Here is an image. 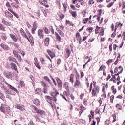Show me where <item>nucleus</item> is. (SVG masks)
<instances>
[{
	"mask_svg": "<svg viewBox=\"0 0 125 125\" xmlns=\"http://www.w3.org/2000/svg\"><path fill=\"white\" fill-rule=\"evenodd\" d=\"M20 32L23 38H25V39H27V40L30 42V44L31 45H34V38L32 35H30L29 36V38H28V36H27V34H26V32H25V31L24 29H23V28H21L20 30Z\"/></svg>",
	"mask_w": 125,
	"mask_h": 125,
	"instance_id": "f257e3e1",
	"label": "nucleus"
},
{
	"mask_svg": "<svg viewBox=\"0 0 125 125\" xmlns=\"http://www.w3.org/2000/svg\"><path fill=\"white\" fill-rule=\"evenodd\" d=\"M0 111L6 115H10V108L6 104H2L1 106H0Z\"/></svg>",
	"mask_w": 125,
	"mask_h": 125,
	"instance_id": "f03ea898",
	"label": "nucleus"
},
{
	"mask_svg": "<svg viewBox=\"0 0 125 125\" xmlns=\"http://www.w3.org/2000/svg\"><path fill=\"white\" fill-rule=\"evenodd\" d=\"M100 88L98 86H95V88H93L92 91V96H96L99 93Z\"/></svg>",
	"mask_w": 125,
	"mask_h": 125,
	"instance_id": "7ed1b4c3",
	"label": "nucleus"
},
{
	"mask_svg": "<svg viewBox=\"0 0 125 125\" xmlns=\"http://www.w3.org/2000/svg\"><path fill=\"white\" fill-rule=\"evenodd\" d=\"M37 35L40 39H43L44 38L43 30L42 29H39L38 31Z\"/></svg>",
	"mask_w": 125,
	"mask_h": 125,
	"instance_id": "20e7f679",
	"label": "nucleus"
},
{
	"mask_svg": "<svg viewBox=\"0 0 125 125\" xmlns=\"http://www.w3.org/2000/svg\"><path fill=\"white\" fill-rule=\"evenodd\" d=\"M82 85V83L80 82V79H76L74 83L75 87H81Z\"/></svg>",
	"mask_w": 125,
	"mask_h": 125,
	"instance_id": "39448f33",
	"label": "nucleus"
},
{
	"mask_svg": "<svg viewBox=\"0 0 125 125\" xmlns=\"http://www.w3.org/2000/svg\"><path fill=\"white\" fill-rule=\"evenodd\" d=\"M51 95L54 98V100H55V102H56V101L57 100V99H56V96L59 95V93L57 92V90L55 89V91L51 93Z\"/></svg>",
	"mask_w": 125,
	"mask_h": 125,
	"instance_id": "423d86ee",
	"label": "nucleus"
},
{
	"mask_svg": "<svg viewBox=\"0 0 125 125\" xmlns=\"http://www.w3.org/2000/svg\"><path fill=\"white\" fill-rule=\"evenodd\" d=\"M6 84H7V85H8V88H10V89H11V90H13L14 91L16 92V93H19V92L18 91V90H17V89L15 88L14 87L12 86L11 85L8 84V83H7V82H6Z\"/></svg>",
	"mask_w": 125,
	"mask_h": 125,
	"instance_id": "0eeeda50",
	"label": "nucleus"
},
{
	"mask_svg": "<svg viewBox=\"0 0 125 125\" xmlns=\"http://www.w3.org/2000/svg\"><path fill=\"white\" fill-rule=\"evenodd\" d=\"M56 81L58 83V87L61 89L62 87H63V86L62 85V81L58 78H56Z\"/></svg>",
	"mask_w": 125,
	"mask_h": 125,
	"instance_id": "6e6552de",
	"label": "nucleus"
},
{
	"mask_svg": "<svg viewBox=\"0 0 125 125\" xmlns=\"http://www.w3.org/2000/svg\"><path fill=\"white\" fill-rule=\"evenodd\" d=\"M16 109H18L21 111H24L25 108H24V106L22 104H16L15 105Z\"/></svg>",
	"mask_w": 125,
	"mask_h": 125,
	"instance_id": "1a4fd4ad",
	"label": "nucleus"
},
{
	"mask_svg": "<svg viewBox=\"0 0 125 125\" xmlns=\"http://www.w3.org/2000/svg\"><path fill=\"white\" fill-rule=\"evenodd\" d=\"M8 59L10 61H11L12 62H14L17 65H18V62H17V60H16V59L15 58L12 57V56H9L8 57Z\"/></svg>",
	"mask_w": 125,
	"mask_h": 125,
	"instance_id": "9d476101",
	"label": "nucleus"
},
{
	"mask_svg": "<svg viewBox=\"0 0 125 125\" xmlns=\"http://www.w3.org/2000/svg\"><path fill=\"white\" fill-rule=\"evenodd\" d=\"M65 58H69L71 54V50L70 49L67 48L65 49Z\"/></svg>",
	"mask_w": 125,
	"mask_h": 125,
	"instance_id": "9b49d317",
	"label": "nucleus"
},
{
	"mask_svg": "<svg viewBox=\"0 0 125 125\" xmlns=\"http://www.w3.org/2000/svg\"><path fill=\"white\" fill-rule=\"evenodd\" d=\"M0 46L4 50H9L10 48L8 45H6L3 43L0 44Z\"/></svg>",
	"mask_w": 125,
	"mask_h": 125,
	"instance_id": "f8f14e48",
	"label": "nucleus"
},
{
	"mask_svg": "<svg viewBox=\"0 0 125 125\" xmlns=\"http://www.w3.org/2000/svg\"><path fill=\"white\" fill-rule=\"evenodd\" d=\"M5 14L6 17L13 18V15H12V14H11L10 12H9V11L7 10L5 11Z\"/></svg>",
	"mask_w": 125,
	"mask_h": 125,
	"instance_id": "ddd939ff",
	"label": "nucleus"
},
{
	"mask_svg": "<svg viewBox=\"0 0 125 125\" xmlns=\"http://www.w3.org/2000/svg\"><path fill=\"white\" fill-rule=\"evenodd\" d=\"M2 22L3 24L5 25V26H12L11 22H9V21H5V19H2Z\"/></svg>",
	"mask_w": 125,
	"mask_h": 125,
	"instance_id": "4468645a",
	"label": "nucleus"
},
{
	"mask_svg": "<svg viewBox=\"0 0 125 125\" xmlns=\"http://www.w3.org/2000/svg\"><path fill=\"white\" fill-rule=\"evenodd\" d=\"M10 37L14 42H17V38H16V37H15V35L13 33L10 34Z\"/></svg>",
	"mask_w": 125,
	"mask_h": 125,
	"instance_id": "2eb2a0df",
	"label": "nucleus"
},
{
	"mask_svg": "<svg viewBox=\"0 0 125 125\" xmlns=\"http://www.w3.org/2000/svg\"><path fill=\"white\" fill-rule=\"evenodd\" d=\"M47 52L51 58H53V57H55V54H54V52H53L49 50H47Z\"/></svg>",
	"mask_w": 125,
	"mask_h": 125,
	"instance_id": "dca6fc26",
	"label": "nucleus"
},
{
	"mask_svg": "<svg viewBox=\"0 0 125 125\" xmlns=\"http://www.w3.org/2000/svg\"><path fill=\"white\" fill-rule=\"evenodd\" d=\"M41 84L42 86H43V87L47 88L48 87V85L47 84L46 82L45 81H41Z\"/></svg>",
	"mask_w": 125,
	"mask_h": 125,
	"instance_id": "f3484780",
	"label": "nucleus"
},
{
	"mask_svg": "<svg viewBox=\"0 0 125 125\" xmlns=\"http://www.w3.org/2000/svg\"><path fill=\"white\" fill-rule=\"evenodd\" d=\"M49 41H50L49 37H47L45 39L44 43L45 45H46V46H48V45H49Z\"/></svg>",
	"mask_w": 125,
	"mask_h": 125,
	"instance_id": "a211bd4d",
	"label": "nucleus"
},
{
	"mask_svg": "<svg viewBox=\"0 0 125 125\" xmlns=\"http://www.w3.org/2000/svg\"><path fill=\"white\" fill-rule=\"evenodd\" d=\"M6 76L8 79H11V78H12V73L7 71L6 73Z\"/></svg>",
	"mask_w": 125,
	"mask_h": 125,
	"instance_id": "6ab92c4d",
	"label": "nucleus"
},
{
	"mask_svg": "<svg viewBox=\"0 0 125 125\" xmlns=\"http://www.w3.org/2000/svg\"><path fill=\"white\" fill-rule=\"evenodd\" d=\"M37 114H39L41 117H42L43 116H44L45 115V113H44V111H43L42 110L39 109L38 111V112Z\"/></svg>",
	"mask_w": 125,
	"mask_h": 125,
	"instance_id": "aec40b11",
	"label": "nucleus"
},
{
	"mask_svg": "<svg viewBox=\"0 0 125 125\" xmlns=\"http://www.w3.org/2000/svg\"><path fill=\"white\" fill-rule=\"evenodd\" d=\"M64 85L67 91H70V89H69V83L67 82L64 83Z\"/></svg>",
	"mask_w": 125,
	"mask_h": 125,
	"instance_id": "412c9836",
	"label": "nucleus"
},
{
	"mask_svg": "<svg viewBox=\"0 0 125 125\" xmlns=\"http://www.w3.org/2000/svg\"><path fill=\"white\" fill-rule=\"evenodd\" d=\"M43 30L45 32V34H46V35H48V34H50V31H49V29H47V27H43Z\"/></svg>",
	"mask_w": 125,
	"mask_h": 125,
	"instance_id": "4be33fe9",
	"label": "nucleus"
},
{
	"mask_svg": "<svg viewBox=\"0 0 125 125\" xmlns=\"http://www.w3.org/2000/svg\"><path fill=\"white\" fill-rule=\"evenodd\" d=\"M33 102H34V104L35 105H36V106H39V105H40V104H41L40 103V101L38 99H34V100L33 101Z\"/></svg>",
	"mask_w": 125,
	"mask_h": 125,
	"instance_id": "5701e85b",
	"label": "nucleus"
},
{
	"mask_svg": "<svg viewBox=\"0 0 125 125\" xmlns=\"http://www.w3.org/2000/svg\"><path fill=\"white\" fill-rule=\"evenodd\" d=\"M10 65L13 70H15V71L17 70V66H16V64H15L14 63H11Z\"/></svg>",
	"mask_w": 125,
	"mask_h": 125,
	"instance_id": "b1692460",
	"label": "nucleus"
},
{
	"mask_svg": "<svg viewBox=\"0 0 125 125\" xmlns=\"http://www.w3.org/2000/svg\"><path fill=\"white\" fill-rule=\"evenodd\" d=\"M74 76H75V75H74V74H71L70 75V77H69V78H70L69 81H70V82L71 83H74Z\"/></svg>",
	"mask_w": 125,
	"mask_h": 125,
	"instance_id": "393cba45",
	"label": "nucleus"
},
{
	"mask_svg": "<svg viewBox=\"0 0 125 125\" xmlns=\"http://www.w3.org/2000/svg\"><path fill=\"white\" fill-rule=\"evenodd\" d=\"M32 111L33 112V113H38L39 112V110L38 109L37 107H36L35 106H32Z\"/></svg>",
	"mask_w": 125,
	"mask_h": 125,
	"instance_id": "a878e982",
	"label": "nucleus"
},
{
	"mask_svg": "<svg viewBox=\"0 0 125 125\" xmlns=\"http://www.w3.org/2000/svg\"><path fill=\"white\" fill-rule=\"evenodd\" d=\"M19 4H17V3L13 2L11 3L12 6L13 7H15V8L18 9V7H19V5H18Z\"/></svg>",
	"mask_w": 125,
	"mask_h": 125,
	"instance_id": "bb28decb",
	"label": "nucleus"
},
{
	"mask_svg": "<svg viewBox=\"0 0 125 125\" xmlns=\"http://www.w3.org/2000/svg\"><path fill=\"white\" fill-rule=\"evenodd\" d=\"M55 36L57 40L58 41H61V37L59 36V34H58L57 32H55Z\"/></svg>",
	"mask_w": 125,
	"mask_h": 125,
	"instance_id": "cd10ccee",
	"label": "nucleus"
},
{
	"mask_svg": "<svg viewBox=\"0 0 125 125\" xmlns=\"http://www.w3.org/2000/svg\"><path fill=\"white\" fill-rule=\"evenodd\" d=\"M47 102L50 104L52 107H54V103L51 100H47Z\"/></svg>",
	"mask_w": 125,
	"mask_h": 125,
	"instance_id": "c85d7f7f",
	"label": "nucleus"
},
{
	"mask_svg": "<svg viewBox=\"0 0 125 125\" xmlns=\"http://www.w3.org/2000/svg\"><path fill=\"white\" fill-rule=\"evenodd\" d=\"M13 53L15 56V57H18V56L19 55V54H18V51H16V50H14L13 51Z\"/></svg>",
	"mask_w": 125,
	"mask_h": 125,
	"instance_id": "c756f323",
	"label": "nucleus"
},
{
	"mask_svg": "<svg viewBox=\"0 0 125 125\" xmlns=\"http://www.w3.org/2000/svg\"><path fill=\"white\" fill-rule=\"evenodd\" d=\"M75 71H76V80H80V74H79V73H78V71H77V70H75Z\"/></svg>",
	"mask_w": 125,
	"mask_h": 125,
	"instance_id": "7c9ffc66",
	"label": "nucleus"
},
{
	"mask_svg": "<svg viewBox=\"0 0 125 125\" xmlns=\"http://www.w3.org/2000/svg\"><path fill=\"white\" fill-rule=\"evenodd\" d=\"M88 20H89L88 18L84 19L83 20L82 23H83V24H86L87 22H88Z\"/></svg>",
	"mask_w": 125,
	"mask_h": 125,
	"instance_id": "2f4dec72",
	"label": "nucleus"
},
{
	"mask_svg": "<svg viewBox=\"0 0 125 125\" xmlns=\"http://www.w3.org/2000/svg\"><path fill=\"white\" fill-rule=\"evenodd\" d=\"M4 84V80L3 78L0 77V84Z\"/></svg>",
	"mask_w": 125,
	"mask_h": 125,
	"instance_id": "473e14b6",
	"label": "nucleus"
},
{
	"mask_svg": "<svg viewBox=\"0 0 125 125\" xmlns=\"http://www.w3.org/2000/svg\"><path fill=\"white\" fill-rule=\"evenodd\" d=\"M73 17H74V18H76L77 17V12L76 11H72L71 12Z\"/></svg>",
	"mask_w": 125,
	"mask_h": 125,
	"instance_id": "72a5a7b5",
	"label": "nucleus"
},
{
	"mask_svg": "<svg viewBox=\"0 0 125 125\" xmlns=\"http://www.w3.org/2000/svg\"><path fill=\"white\" fill-rule=\"evenodd\" d=\"M36 94H41V88H37L35 91Z\"/></svg>",
	"mask_w": 125,
	"mask_h": 125,
	"instance_id": "f704fd0d",
	"label": "nucleus"
},
{
	"mask_svg": "<svg viewBox=\"0 0 125 125\" xmlns=\"http://www.w3.org/2000/svg\"><path fill=\"white\" fill-rule=\"evenodd\" d=\"M63 94H64V95H66V96H67V97H68V96H69V95H70V91H64L63 92Z\"/></svg>",
	"mask_w": 125,
	"mask_h": 125,
	"instance_id": "c9c22d12",
	"label": "nucleus"
},
{
	"mask_svg": "<svg viewBox=\"0 0 125 125\" xmlns=\"http://www.w3.org/2000/svg\"><path fill=\"white\" fill-rule=\"evenodd\" d=\"M59 34L61 36V37H62V38H64V33H63V31L59 30Z\"/></svg>",
	"mask_w": 125,
	"mask_h": 125,
	"instance_id": "e433bc0d",
	"label": "nucleus"
},
{
	"mask_svg": "<svg viewBox=\"0 0 125 125\" xmlns=\"http://www.w3.org/2000/svg\"><path fill=\"white\" fill-rule=\"evenodd\" d=\"M0 98L2 99V100H4V98H5V97L4 96L3 94L1 92H0Z\"/></svg>",
	"mask_w": 125,
	"mask_h": 125,
	"instance_id": "4c0bfd02",
	"label": "nucleus"
},
{
	"mask_svg": "<svg viewBox=\"0 0 125 125\" xmlns=\"http://www.w3.org/2000/svg\"><path fill=\"white\" fill-rule=\"evenodd\" d=\"M100 28H101V27H98V26H96V29H95V33L96 35H97V34H98V33H99L98 32L99 29H100Z\"/></svg>",
	"mask_w": 125,
	"mask_h": 125,
	"instance_id": "58836bf2",
	"label": "nucleus"
},
{
	"mask_svg": "<svg viewBox=\"0 0 125 125\" xmlns=\"http://www.w3.org/2000/svg\"><path fill=\"white\" fill-rule=\"evenodd\" d=\"M44 79L45 80V81H47V82H49V83H50V79H49V78L47 76H44Z\"/></svg>",
	"mask_w": 125,
	"mask_h": 125,
	"instance_id": "ea45409f",
	"label": "nucleus"
},
{
	"mask_svg": "<svg viewBox=\"0 0 125 125\" xmlns=\"http://www.w3.org/2000/svg\"><path fill=\"white\" fill-rule=\"evenodd\" d=\"M116 107L117 109H118L119 110V111H121V110H122V106H121L120 104H117Z\"/></svg>",
	"mask_w": 125,
	"mask_h": 125,
	"instance_id": "a19ab883",
	"label": "nucleus"
},
{
	"mask_svg": "<svg viewBox=\"0 0 125 125\" xmlns=\"http://www.w3.org/2000/svg\"><path fill=\"white\" fill-rule=\"evenodd\" d=\"M78 2H80V4L81 5H84V2L83 1L84 0H77Z\"/></svg>",
	"mask_w": 125,
	"mask_h": 125,
	"instance_id": "79ce46f5",
	"label": "nucleus"
},
{
	"mask_svg": "<svg viewBox=\"0 0 125 125\" xmlns=\"http://www.w3.org/2000/svg\"><path fill=\"white\" fill-rule=\"evenodd\" d=\"M34 64L35 65V66L38 68L39 70H41V66L40 65H39V63L38 62H34Z\"/></svg>",
	"mask_w": 125,
	"mask_h": 125,
	"instance_id": "37998d69",
	"label": "nucleus"
},
{
	"mask_svg": "<svg viewBox=\"0 0 125 125\" xmlns=\"http://www.w3.org/2000/svg\"><path fill=\"white\" fill-rule=\"evenodd\" d=\"M5 27L1 24H0V29L1 30V31H5Z\"/></svg>",
	"mask_w": 125,
	"mask_h": 125,
	"instance_id": "c03bdc74",
	"label": "nucleus"
},
{
	"mask_svg": "<svg viewBox=\"0 0 125 125\" xmlns=\"http://www.w3.org/2000/svg\"><path fill=\"white\" fill-rule=\"evenodd\" d=\"M46 1H44V0H41L39 1V2H40V4H41V5H43V4H44L45 3V2H46Z\"/></svg>",
	"mask_w": 125,
	"mask_h": 125,
	"instance_id": "a18cd8bd",
	"label": "nucleus"
},
{
	"mask_svg": "<svg viewBox=\"0 0 125 125\" xmlns=\"http://www.w3.org/2000/svg\"><path fill=\"white\" fill-rule=\"evenodd\" d=\"M59 28L60 29V30H61V31H64V29L65 28V27H64V26L63 25H59Z\"/></svg>",
	"mask_w": 125,
	"mask_h": 125,
	"instance_id": "49530a36",
	"label": "nucleus"
},
{
	"mask_svg": "<svg viewBox=\"0 0 125 125\" xmlns=\"http://www.w3.org/2000/svg\"><path fill=\"white\" fill-rule=\"evenodd\" d=\"M20 85H21V86H24L25 85V83H24V81H21L20 82Z\"/></svg>",
	"mask_w": 125,
	"mask_h": 125,
	"instance_id": "de8ad7c7",
	"label": "nucleus"
},
{
	"mask_svg": "<svg viewBox=\"0 0 125 125\" xmlns=\"http://www.w3.org/2000/svg\"><path fill=\"white\" fill-rule=\"evenodd\" d=\"M1 37V39H2V40H3L4 41H5V40L7 39V37H6V35L5 34H3Z\"/></svg>",
	"mask_w": 125,
	"mask_h": 125,
	"instance_id": "09e8293b",
	"label": "nucleus"
},
{
	"mask_svg": "<svg viewBox=\"0 0 125 125\" xmlns=\"http://www.w3.org/2000/svg\"><path fill=\"white\" fill-rule=\"evenodd\" d=\"M56 3L57 4H58V5L59 6V7H61V4H60V0H56Z\"/></svg>",
	"mask_w": 125,
	"mask_h": 125,
	"instance_id": "8fccbe9b",
	"label": "nucleus"
},
{
	"mask_svg": "<svg viewBox=\"0 0 125 125\" xmlns=\"http://www.w3.org/2000/svg\"><path fill=\"white\" fill-rule=\"evenodd\" d=\"M12 13L13 14V15H14V16H15V17H16L17 18H19V15L17 13H16V12L14 11Z\"/></svg>",
	"mask_w": 125,
	"mask_h": 125,
	"instance_id": "3c124183",
	"label": "nucleus"
},
{
	"mask_svg": "<svg viewBox=\"0 0 125 125\" xmlns=\"http://www.w3.org/2000/svg\"><path fill=\"white\" fill-rule=\"evenodd\" d=\"M112 117H113L114 119L113 121V123H114V122H116V121H117V118H116V114H113Z\"/></svg>",
	"mask_w": 125,
	"mask_h": 125,
	"instance_id": "603ef678",
	"label": "nucleus"
},
{
	"mask_svg": "<svg viewBox=\"0 0 125 125\" xmlns=\"http://www.w3.org/2000/svg\"><path fill=\"white\" fill-rule=\"evenodd\" d=\"M25 125H28L25 124ZM28 125H36V124H35L34 123V122H33V121L30 120V121H29V124H28Z\"/></svg>",
	"mask_w": 125,
	"mask_h": 125,
	"instance_id": "864d4df0",
	"label": "nucleus"
},
{
	"mask_svg": "<svg viewBox=\"0 0 125 125\" xmlns=\"http://www.w3.org/2000/svg\"><path fill=\"white\" fill-rule=\"evenodd\" d=\"M76 38L78 40H80V39H81V35H80V33L78 32L76 34Z\"/></svg>",
	"mask_w": 125,
	"mask_h": 125,
	"instance_id": "5fc2aeb1",
	"label": "nucleus"
},
{
	"mask_svg": "<svg viewBox=\"0 0 125 125\" xmlns=\"http://www.w3.org/2000/svg\"><path fill=\"white\" fill-rule=\"evenodd\" d=\"M40 60L41 64H44L45 60L43 59V58H41Z\"/></svg>",
	"mask_w": 125,
	"mask_h": 125,
	"instance_id": "6e6d98bb",
	"label": "nucleus"
},
{
	"mask_svg": "<svg viewBox=\"0 0 125 125\" xmlns=\"http://www.w3.org/2000/svg\"><path fill=\"white\" fill-rule=\"evenodd\" d=\"M113 62V60L112 59H109L107 61V64L109 65V64H111Z\"/></svg>",
	"mask_w": 125,
	"mask_h": 125,
	"instance_id": "4d7b16f0",
	"label": "nucleus"
},
{
	"mask_svg": "<svg viewBox=\"0 0 125 125\" xmlns=\"http://www.w3.org/2000/svg\"><path fill=\"white\" fill-rule=\"evenodd\" d=\"M86 102H87V100L85 99H84L83 101V104H84V105H87V104H86Z\"/></svg>",
	"mask_w": 125,
	"mask_h": 125,
	"instance_id": "13d9d810",
	"label": "nucleus"
},
{
	"mask_svg": "<svg viewBox=\"0 0 125 125\" xmlns=\"http://www.w3.org/2000/svg\"><path fill=\"white\" fill-rule=\"evenodd\" d=\"M114 97L113 95L110 96V101L112 103H113V101L114 100Z\"/></svg>",
	"mask_w": 125,
	"mask_h": 125,
	"instance_id": "bf43d9fd",
	"label": "nucleus"
},
{
	"mask_svg": "<svg viewBox=\"0 0 125 125\" xmlns=\"http://www.w3.org/2000/svg\"><path fill=\"white\" fill-rule=\"evenodd\" d=\"M19 61H21L22 60V58H21V56H20L19 55L18 56V57H16Z\"/></svg>",
	"mask_w": 125,
	"mask_h": 125,
	"instance_id": "052dcab7",
	"label": "nucleus"
},
{
	"mask_svg": "<svg viewBox=\"0 0 125 125\" xmlns=\"http://www.w3.org/2000/svg\"><path fill=\"white\" fill-rule=\"evenodd\" d=\"M113 4H114V2H110V3L109 4V5H107V7H108V8L111 7L113 5Z\"/></svg>",
	"mask_w": 125,
	"mask_h": 125,
	"instance_id": "680f3d73",
	"label": "nucleus"
},
{
	"mask_svg": "<svg viewBox=\"0 0 125 125\" xmlns=\"http://www.w3.org/2000/svg\"><path fill=\"white\" fill-rule=\"evenodd\" d=\"M59 16L61 19H63L65 17V16L63 14H61V15H59Z\"/></svg>",
	"mask_w": 125,
	"mask_h": 125,
	"instance_id": "e2e57ef3",
	"label": "nucleus"
},
{
	"mask_svg": "<svg viewBox=\"0 0 125 125\" xmlns=\"http://www.w3.org/2000/svg\"><path fill=\"white\" fill-rule=\"evenodd\" d=\"M30 78L32 80V82H35V78H34V76L33 75H30Z\"/></svg>",
	"mask_w": 125,
	"mask_h": 125,
	"instance_id": "0e129e2a",
	"label": "nucleus"
},
{
	"mask_svg": "<svg viewBox=\"0 0 125 125\" xmlns=\"http://www.w3.org/2000/svg\"><path fill=\"white\" fill-rule=\"evenodd\" d=\"M117 47H118V46L117 45V44H115L113 45V49L114 50L116 51L117 49Z\"/></svg>",
	"mask_w": 125,
	"mask_h": 125,
	"instance_id": "69168bd1",
	"label": "nucleus"
},
{
	"mask_svg": "<svg viewBox=\"0 0 125 125\" xmlns=\"http://www.w3.org/2000/svg\"><path fill=\"white\" fill-rule=\"evenodd\" d=\"M100 110L99 109H97L96 110H95V113H96V114H100Z\"/></svg>",
	"mask_w": 125,
	"mask_h": 125,
	"instance_id": "338daca9",
	"label": "nucleus"
},
{
	"mask_svg": "<svg viewBox=\"0 0 125 125\" xmlns=\"http://www.w3.org/2000/svg\"><path fill=\"white\" fill-rule=\"evenodd\" d=\"M80 110L81 111H84V107L83 106H80Z\"/></svg>",
	"mask_w": 125,
	"mask_h": 125,
	"instance_id": "774afa93",
	"label": "nucleus"
}]
</instances>
